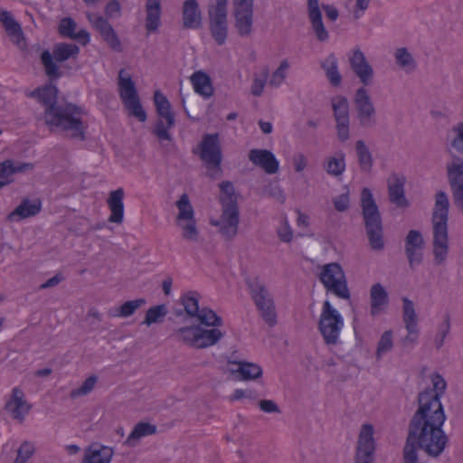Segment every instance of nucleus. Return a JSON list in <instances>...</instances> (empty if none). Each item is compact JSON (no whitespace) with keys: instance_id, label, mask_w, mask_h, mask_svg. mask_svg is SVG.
Listing matches in <instances>:
<instances>
[{"instance_id":"nucleus-1","label":"nucleus","mask_w":463,"mask_h":463,"mask_svg":"<svg viewBox=\"0 0 463 463\" xmlns=\"http://www.w3.org/2000/svg\"><path fill=\"white\" fill-rule=\"evenodd\" d=\"M431 382L433 389H426L418 395V409L410 420L402 449L403 463H419V449L438 458L448 445L449 438L442 430L446 414L440 402L447 383L439 373L431 376Z\"/></svg>"},{"instance_id":"nucleus-2","label":"nucleus","mask_w":463,"mask_h":463,"mask_svg":"<svg viewBox=\"0 0 463 463\" xmlns=\"http://www.w3.org/2000/svg\"><path fill=\"white\" fill-rule=\"evenodd\" d=\"M58 93L55 85L46 84L33 90L30 96L44 107V118L48 126L71 131L72 137L84 140L86 128L81 120L82 109L72 103L58 105Z\"/></svg>"},{"instance_id":"nucleus-3","label":"nucleus","mask_w":463,"mask_h":463,"mask_svg":"<svg viewBox=\"0 0 463 463\" xmlns=\"http://www.w3.org/2000/svg\"><path fill=\"white\" fill-rule=\"evenodd\" d=\"M195 318L199 325L182 326L174 332L179 341L195 349H204L214 345L224 336L221 330L215 328L222 326V318L213 309L202 307Z\"/></svg>"},{"instance_id":"nucleus-4","label":"nucleus","mask_w":463,"mask_h":463,"mask_svg":"<svg viewBox=\"0 0 463 463\" xmlns=\"http://www.w3.org/2000/svg\"><path fill=\"white\" fill-rule=\"evenodd\" d=\"M449 204H435L432 211V245L434 260L437 264L444 262L449 251Z\"/></svg>"},{"instance_id":"nucleus-5","label":"nucleus","mask_w":463,"mask_h":463,"mask_svg":"<svg viewBox=\"0 0 463 463\" xmlns=\"http://www.w3.org/2000/svg\"><path fill=\"white\" fill-rule=\"evenodd\" d=\"M250 298L262 319L269 326L277 324V313L273 297L260 277H249L245 279Z\"/></svg>"},{"instance_id":"nucleus-6","label":"nucleus","mask_w":463,"mask_h":463,"mask_svg":"<svg viewBox=\"0 0 463 463\" xmlns=\"http://www.w3.org/2000/svg\"><path fill=\"white\" fill-rule=\"evenodd\" d=\"M344 326L341 314L328 300L324 301L318 321V330L327 345H336L339 343L340 333Z\"/></svg>"},{"instance_id":"nucleus-7","label":"nucleus","mask_w":463,"mask_h":463,"mask_svg":"<svg viewBox=\"0 0 463 463\" xmlns=\"http://www.w3.org/2000/svg\"><path fill=\"white\" fill-rule=\"evenodd\" d=\"M319 279L327 291L343 299H349L351 295L347 287L345 272L336 262L323 266Z\"/></svg>"},{"instance_id":"nucleus-8","label":"nucleus","mask_w":463,"mask_h":463,"mask_svg":"<svg viewBox=\"0 0 463 463\" xmlns=\"http://www.w3.org/2000/svg\"><path fill=\"white\" fill-rule=\"evenodd\" d=\"M118 92L128 114L140 122H145L147 118L146 113L140 103L135 84L129 76H123V70L118 75Z\"/></svg>"},{"instance_id":"nucleus-9","label":"nucleus","mask_w":463,"mask_h":463,"mask_svg":"<svg viewBox=\"0 0 463 463\" xmlns=\"http://www.w3.org/2000/svg\"><path fill=\"white\" fill-rule=\"evenodd\" d=\"M209 223L217 227L218 232L225 240H232L238 233L240 223L238 204H223L220 218H211Z\"/></svg>"},{"instance_id":"nucleus-10","label":"nucleus","mask_w":463,"mask_h":463,"mask_svg":"<svg viewBox=\"0 0 463 463\" xmlns=\"http://www.w3.org/2000/svg\"><path fill=\"white\" fill-rule=\"evenodd\" d=\"M363 216L371 247L373 250H382L383 224L377 204H363Z\"/></svg>"},{"instance_id":"nucleus-11","label":"nucleus","mask_w":463,"mask_h":463,"mask_svg":"<svg viewBox=\"0 0 463 463\" xmlns=\"http://www.w3.org/2000/svg\"><path fill=\"white\" fill-rule=\"evenodd\" d=\"M154 102L158 116L165 118L166 124L159 120L155 127V134L158 138L163 140H169V129L175 124V116L171 110V105L167 98L161 93L160 90H156L154 93Z\"/></svg>"},{"instance_id":"nucleus-12","label":"nucleus","mask_w":463,"mask_h":463,"mask_svg":"<svg viewBox=\"0 0 463 463\" xmlns=\"http://www.w3.org/2000/svg\"><path fill=\"white\" fill-rule=\"evenodd\" d=\"M211 33L215 42L222 45L227 38V0H216V5L209 9Z\"/></svg>"},{"instance_id":"nucleus-13","label":"nucleus","mask_w":463,"mask_h":463,"mask_svg":"<svg viewBox=\"0 0 463 463\" xmlns=\"http://www.w3.org/2000/svg\"><path fill=\"white\" fill-rule=\"evenodd\" d=\"M373 426L366 423L362 425L355 449V463H373L375 451Z\"/></svg>"},{"instance_id":"nucleus-14","label":"nucleus","mask_w":463,"mask_h":463,"mask_svg":"<svg viewBox=\"0 0 463 463\" xmlns=\"http://www.w3.org/2000/svg\"><path fill=\"white\" fill-rule=\"evenodd\" d=\"M178 213L175 218L177 227L182 232V238L195 242L199 238V231L194 218L192 204H176Z\"/></svg>"},{"instance_id":"nucleus-15","label":"nucleus","mask_w":463,"mask_h":463,"mask_svg":"<svg viewBox=\"0 0 463 463\" xmlns=\"http://www.w3.org/2000/svg\"><path fill=\"white\" fill-rule=\"evenodd\" d=\"M200 157L208 167L219 168L222 152L218 134H207L200 144Z\"/></svg>"},{"instance_id":"nucleus-16","label":"nucleus","mask_w":463,"mask_h":463,"mask_svg":"<svg viewBox=\"0 0 463 463\" xmlns=\"http://www.w3.org/2000/svg\"><path fill=\"white\" fill-rule=\"evenodd\" d=\"M424 239L420 231L411 230L405 237L404 250L411 269L420 265L423 260Z\"/></svg>"},{"instance_id":"nucleus-17","label":"nucleus","mask_w":463,"mask_h":463,"mask_svg":"<svg viewBox=\"0 0 463 463\" xmlns=\"http://www.w3.org/2000/svg\"><path fill=\"white\" fill-rule=\"evenodd\" d=\"M235 26L241 35H248L252 25L253 0H233Z\"/></svg>"},{"instance_id":"nucleus-18","label":"nucleus","mask_w":463,"mask_h":463,"mask_svg":"<svg viewBox=\"0 0 463 463\" xmlns=\"http://www.w3.org/2000/svg\"><path fill=\"white\" fill-rule=\"evenodd\" d=\"M332 107L336 121L337 134L345 141L349 137L348 102L345 97H335L332 99Z\"/></svg>"},{"instance_id":"nucleus-19","label":"nucleus","mask_w":463,"mask_h":463,"mask_svg":"<svg viewBox=\"0 0 463 463\" xmlns=\"http://www.w3.org/2000/svg\"><path fill=\"white\" fill-rule=\"evenodd\" d=\"M5 410L18 422H23L31 410V405L24 399V393L19 387L12 390V395L5 405Z\"/></svg>"},{"instance_id":"nucleus-20","label":"nucleus","mask_w":463,"mask_h":463,"mask_svg":"<svg viewBox=\"0 0 463 463\" xmlns=\"http://www.w3.org/2000/svg\"><path fill=\"white\" fill-rule=\"evenodd\" d=\"M89 21L92 24L94 28L99 32L104 41L112 50L117 52H120L122 50L120 40L112 26L104 17L90 14L89 15Z\"/></svg>"},{"instance_id":"nucleus-21","label":"nucleus","mask_w":463,"mask_h":463,"mask_svg":"<svg viewBox=\"0 0 463 463\" xmlns=\"http://www.w3.org/2000/svg\"><path fill=\"white\" fill-rule=\"evenodd\" d=\"M250 161L260 167L269 175L276 174L279 168V162L272 152L267 149H251L249 152Z\"/></svg>"},{"instance_id":"nucleus-22","label":"nucleus","mask_w":463,"mask_h":463,"mask_svg":"<svg viewBox=\"0 0 463 463\" xmlns=\"http://www.w3.org/2000/svg\"><path fill=\"white\" fill-rule=\"evenodd\" d=\"M448 176L454 203H463V162L459 159L448 166Z\"/></svg>"},{"instance_id":"nucleus-23","label":"nucleus","mask_w":463,"mask_h":463,"mask_svg":"<svg viewBox=\"0 0 463 463\" xmlns=\"http://www.w3.org/2000/svg\"><path fill=\"white\" fill-rule=\"evenodd\" d=\"M32 168L33 165L30 163L15 162L13 159H6L0 162V184L4 187L13 181V175L14 174L22 173Z\"/></svg>"},{"instance_id":"nucleus-24","label":"nucleus","mask_w":463,"mask_h":463,"mask_svg":"<svg viewBox=\"0 0 463 463\" xmlns=\"http://www.w3.org/2000/svg\"><path fill=\"white\" fill-rule=\"evenodd\" d=\"M113 454L110 447L92 444L86 450L81 463H110Z\"/></svg>"},{"instance_id":"nucleus-25","label":"nucleus","mask_w":463,"mask_h":463,"mask_svg":"<svg viewBox=\"0 0 463 463\" xmlns=\"http://www.w3.org/2000/svg\"><path fill=\"white\" fill-rule=\"evenodd\" d=\"M350 63L353 71L360 78L361 81L364 84H367L373 76V70L366 61L363 52L359 50L354 51L350 58Z\"/></svg>"},{"instance_id":"nucleus-26","label":"nucleus","mask_w":463,"mask_h":463,"mask_svg":"<svg viewBox=\"0 0 463 463\" xmlns=\"http://www.w3.org/2000/svg\"><path fill=\"white\" fill-rule=\"evenodd\" d=\"M389 304L388 293L380 283L373 284L370 289L371 314L379 315Z\"/></svg>"},{"instance_id":"nucleus-27","label":"nucleus","mask_w":463,"mask_h":463,"mask_svg":"<svg viewBox=\"0 0 463 463\" xmlns=\"http://www.w3.org/2000/svg\"><path fill=\"white\" fill-rule=\"evenodd\" d=\"M307 5L309 19L311 21L316 35L318 40L325 41L327 38L328 33L322 21V14L319 9L318 0H308Z\"/></svg>"},{"instance_id":"nucleus-28","label":"nucleus","mask_w":463,"mask_h":463,"mask_svg":"<svg viewBox=\"0 0 463 463\" xmlns=\"http://www.w3.org/2000/svg\"><path fill=\"white\" fill-rule=\"evenodd\" d=\"M183 19L185 28L196 29L201 26V13L196 0L184 1L183 5Z\"/></svg>"},{"instance_id":"nucleus-29","label":"nucleus","mask_w":463,"mask_h":463,"mask_svg":"<svg viewBox=\"0 0 463 463\" xmlns=\"http://www.w3.org/2000/svg\"><path fill=\"white\" fill-rule=\"evenodd\" d=\"M355 107L358 111L360 121L365 125L374 109L365 89L361 88L355 94Z\"/></svg>"},{"instance_id":"nucleus-30","label":"nucleus","mask_w":463,"mask_h":463,"mask_svg":"<svg viewBox=\"0 0 463 463\" xmlns=\"http://www.w3.org/2000/svg\"><path fill=\"white\" fill-rule=\"evenodd\" d=\"M190 80L195 93L204 98H210L213 94L212 80L207 73L202 71H194Z\"/></svg>"},{"instance_id":"nucleus-31","label":"nucleus","mask_w":463,"mask_h":463,"mask_svg":"<svg viewBox=\"0 0 463 463\" xmlns=\"http://www.w3.org/2000/svg\"><path fill=\"white\" fill-rule=\"evenodd\" d=\"M405 177L393 174L388 179L390 203H408L404 195Z\"/></svg>"},{"instance_id":"nucleus-32","label":"nucleus","mask_w":463,"mask_h":463,"mask_svg":"<svg viewBox=\"0 0 463 463\" xmlns=\"http://www.w3.org/2000/svg\"><path fill=\"white\" fill-rule=\"evenodd\" d=\"M156 432V426L148 422H138L135 425L132 431L125 440V444L128 447L137 445L140 439L153 435Z\"/></svg>"},{"instance_id":"nucleus-33","label":"nucleus","mask_w":463,"mask_h":463,"mask_svg":"<svg viewBox=\"0 0 463 463\" xmlns=\"http://www.w3.org/2000/svg\"><path fill=\"white\" fill-rule=\"evenodd\" d=\"M41 206L42 204H18V206L6 216V219L13 222H20L23 219L38 214L41 212Z\"/></svg>"},{"instance_id":"nucleus-34","label":"nucleus","mask_w":463,"mask_h":463,"mask_svg":"<svg viewBox=\"0 0 463 463\" xmlns=\"http://www.w3.org/2000/svg\"><path fill=\"white\" fill-rule=\"evenodd\" d=\"M145 298H137L134 300H128L123 303L119 307L115 310H109V315L110 317H128L132 316L139 307L146 304Z\"/></svg>"},{"instance_id":"nucleus-35","label":"nucleus","mask_w":463,"mask_h":463,"mask_svg":"<svg viewBox=\"0 0 463 463\" xmlns=\"http://www.w3.org/2000/svg\"><path fill=\"white\" fill-rule=\"evenodd\" d=\"M403 302V322L409 333H417V315L414 305L408 298H402Z\"/></svg>"},{"instance_id":"nucleus-36","label":"nucleus","mask_w":463,"mask_h":463,"mask_svg":"<svg viewBox=\"0 0 463 463\" xmlns=\"http://www.w3.org/2000/svg\"><path fill=\"white\" fill-rule=\"evenodd\" d=\"M80 53V48L76 44L61 43L55 45L53 57L57 61H65L70 58H75Z\"/></svg>"},{"instance_id":"nucleus-37","label":"nucleus","mask_w":463,"mask_h":463,"mask_svg":"<svg viewBox=\"0 0 463 463\" xmlns=\"http://www.w3.org/2000/svg\"><path fill=\"white\" fill-rule=\"evenodd\" d=\"M235 371L240 374V379L244 381L255 380L262 375V369L256 364L240 362Z\"/></svg>"},{"instance_id":"nucleus-38","label":"nucleus","mask_w":463,"mask_h":463,"mask_svg":"<svg viewBox=\"0 0 463 463\" xmlns=\"http://www.w3.org/2000/svg\"><path fill=\"white\" fill-rule=\"evenodd\" d=\"M198 294L194 291H190L181 298V303L184 306V311L189 317L195 318L198 316L201 308L199 307Z\"/></svg>"},{"instance_id":"nucleus-39","label":"nucleus","mask_w":463,"mask_h":463,"mask_svg":"<svg viewBox=\"0 0 463 463\" xmlns=\"http://www.w3.org/2000/svg\"><path fill=\"white\" fill-rule=\"evenodd\" d=\"M322 67L326 71V77L334 86H338L341 82V76L337 69L336 58L329 55L323 62Z\"/></svg>"},{"instance_id":"nucleus-40","label":"nucleus","mask_w":463,"mask_h":463,"mask_svg":"<svg viewBox=\"0 0 463 463\" xmlns=\"http://www.w3.org/2000/svg\"><path fill=\"white\" fill-rule=\"evenodd\" d=\"M166 315L167 308L165 305L154 306L147 309L142 324L149 326L152 324L161 323Z\"/></svg>"},{"instance_id":"nucleus-41","label":"nucleus","mask_w":463,"mask_h":463,"mask_svg":"<svg viewBox=\"0 0 463 463\" xmlns=\"http://www.w3.org/2000/svg\"><path fill=\"white\" fill-rule=\"evenodd\" d=\"M0 22L3 24L6 33L10 36H22L20 24L13 18L7 11H0Z\"/></svg>"},{"instance_id":"nucleus-42","label":"nucleus","mask_w":463,"mask_h":463,"mask_svg":"<svg viewBox=\"0 0 463 463\" xmlns=\"http://www.w3.org/2000/svg\"><path fill=\"white\" fill-rule=\"evenodd\" d=\"M450 331V317L449 314H445L443 321L438 326L437 334L434 337V345L437 349L443 346L446 336Z\"/></svg>"},{"instance_id":"nucleus-43","label":"nucleus","mask_w":463,"mask_h":463,"mask_svg":"<svg viewBox=\"0 0 463 463\" xmlns=\"http://www.w3.org/2000/svg\"><path fill=\"white\" fill-rule=\"evenodd\" d=\"M392 332L391 330L385 331L382 335L377 345L376 358L379 360L386 353L392 349Z\"/></svg>"},{"instance_id":"nucleus-44","label":"nucleus","mask_w":463,"mask_h":463,"mask_svg":"<svg viewBox=\"0 0 463 463\" xmlns=\"http://www.w3.org/2000/svg\"><path fill=\"white\" fill-rule=\"evenodd\" d=\"M355 146L361 167L364 170H369L372 167L373 161L368 148L362 140H358Z\"/></svg>"},{"instance_id":"nucleus-45","label":"nucleus","mask_w":463,"mask_h":463,"mask_svg":"<svg viewBox=\"0 0 463 463\" xmlns=\"http://www.w3.org/2000/svg\"><path fill=\"white\" fill-rule=\"evenodd\" d=\"M41 60L44 66L46 74L51 78H59L60 72L57 64L53 61V57L49 51H44L41 54Z\"/></svg>"},{"instance_id":"nucleus-46","label":"nucleus","mask_w":463,"mask_h":463,"mask_svg":"<svg viewBox=\"0 0 463 463\" xmlns=\"http://www.w3.org/2000/svg\"><path fill=\"white\" fill-rule=\"evenodd\" d=\"M97 381L98 378L96 375L88 377L79 388L71 390V397L77 398L90 393L94 389Z\"/></svg>"},{"instance_id":"nucleus-47","label":"nucleus","mask_w":463,"mask_h":463,"mask_svg":"<svg viewBox=\"0 0 463 463\" xmlns=\"http://www.w3.org/2000/svg\"><path fill=\"white\" fill-rule=\"evenodd\" d=\"M76 30V23L71 17H63L61 19L58 26V32L62 37L71 38Z\"/></svg>"},{"instance_id":"nucleus-48","label":"nucleus","mask_w":463,"mask_h":463,"mask_svg":"<svg viewBox=\"0 0 463 463\" xmlns=\"http://www.w3.org/2000/svg\"><path fill=\"white\" fill-rule=\"evenodd\" d=\"M161 10H146V28L148 33L157 30L160 25Z\"/></svg>"},{"instance_id":"nucleus-49","label":"nucleus","mask_w":463,"mask_h":463,"mask_svg":"<svg viewBox=\"0 0 463 463\" xmlns=\"http://www.w3.org/2000/svg\"><path fill=\"white\" fill-rule=\"evenodd\" d=\"M220 192L222 194V202L228 201V203H236L235 190L232 182L223 181L220 184Z\"/></svg>"},{"instance_id":"nucleus-50","label":"nucleus","mask_w":463,"mask_h":463,"mask_svg":"<svg viewBox=\"0 0 463 463\" xmlns=\"http://www.w3.org/2000/svg\"><path fill=\"white\" fill-rule=\"evenodd\" d=\"M288 68V61H281L279 68L276 70V71L273 72V74L269 80V84L272 86H275V87L280 86L286 78V71H287Z\"/></svg>"},{"instance_id":"nucleus-51","label":"nucleus","mask_w":463,"mask_h":463,"mask_svg":"<svg viewBox=\"0 0 463 463\" xmlns=\"http://www.w3.org/2000/svg\"><path fill=\"white\" fill-rule=\"evenodd\" d=\"M345 163L344 156H340L339 158L332 157L327 162L326 171L330 175H339L345 171Z\"/></svg>"},{"instance_id":"nucleus-52","label":"nucleus","mask_w":463,"mask_h":463,"mask_svg":"<svg viewBox=\"0 0 463 463\" xmlns=\"http://www.w3.org/2000/svg\"><path fill=\"white\" fill-rule=\"evenodd\" d=\"M34 452L32 443L24 441L17 450L16 463H25Z\"/></svg>"},{"instance_id":"nucleus-53","label":"nucleus","mask_w":463,"mask_h":463,"mask_svg":"<svg viewBox=\"0 0 463 463\" xmlns=\"http://www.w3.org/2000/svg\"><path fill=\"white\" fill-rule=\"evenodd\" d=\"M278 236L284 242L291 241L293 238V232L286 217L282 218L280 226L277 230Z\"/></svg>"},{"instance_id":"nucleus-54","label":"nucleus","mask_w":463,"mask_h":463,"mask_svg":"<svg viewBox=\"0 0 463 463\" xmlns=\"http://www.w3.org/2000/svg\"><path fill=\"white\" fill-rule=\"evenodd\" d=\"M111 214L109 217L110 222L121 223L124 215V204H109Z\"/></svg>"},{"instance_id":"nucleus-55","label":"nucleus","mask_w":463,"mask_h":463,"mask_svg":"<svg viewBox=\"0 0 463 463\" xmlns=\"http://www.w3.org/2000/svg\"><path fill=\"white\" fill-rule=\"evenodd\" d=\"M397 63L402 67L411 65L413 62L411 55L405 48H400L395 52Z\"/></svg>"},{"instance_id":"nucleus-56","label":"nucleus","mask_w":463,"mask_h":463,"mask_svg":"<svg viewBox=\"0 0 463 463\" xmlns=\"http://www.w3.org/2000/svg\"><path fill=\"white\" fill-rule=\"evenodd\" d=\"M454 130L457 132V137L452 142V147L463 154V123L458 124Z\"/></svg>"},{"instance_id":"nucleus-57","label":"nucleus","mask_w":463,"mask_h":463,"mask_svg":"<svg viewBox=\"0 0 463 463\" xmlns=\"http://www.w3.org/2000/svg\"><path fill=\"white\" fill-rule=\"evenodd\" d=\"M259 406L261 411L267 413L280 412V410L278 407V405L271 400H261L259 402Z\"/></svg>"},{"instance_id":"nucleus-58","label":"nucleus","mask_w":463,"mask_h":463,"mask_svg":"<svg viewBox=\"0 0 463 463\" xmlns=\"http://www.w3.org/2000/svg\"><path fill=\"white\" fill-rule=\"evenodd\" d=\"M105 14L109 17H116L120 14V5L118 1L112 0L109 2L105 7Z\"/></svg>"},{"instance_id":"nucleus-59","label":"nucleus","mask_w":463,"mask_h":463,"mask_svg":"<svg viewBox=\"0 0 463 463\" xmlns=\"http://www.w3.org/2000/svg\"><path fill=\"white\" fill-rule=\"evenodd\" d=\"M63 280H64V277L61 274L58 273L55 276L52 277L51 279H47L42 285H40L39 288L46 289L49 288H53V287L57 286L58 284H60Z\"/></svg>"},{"instance_id":"nucleus-60","label":"nucleus","mask_w":463,"mask_h":463,"mask_svg":"<svg viewBox=\"0 0 463 463\" xmlns=\"http://www.w3.org/2000/svg\"><path fill=\"white\" fill-rule=\"evenodd\" d=\"M73 35L70 39L78 40L83 46L87 45L90 41V35L85 29H80L78 32L74 31Z\"/></svg>"},{"instance_id":"nucleus-61","label":"nucleus","mask_w":463,"mask_h":463,"mask_svg":"<svg viewBox=\"0 0 463 463\" xmlns=\"http://www.w3.org/2000/svg\"><path fill=\"white\" fill-rule=\"evenodd\" d=\"M124 199V191L122 188H118L110 192L109 198L106 203H122Z\"/></svg>"},{"instance_id":"nucleus-62","label":"nucleus","mask_w":463,"mask_h":463,"mask_svg":"<svg viewBox=\"0 0 463 463\" xmlns=\"http://www.w3.org/2000/svg\"><path fill=\"white\" fill-rule=\"evenodd\" d=\"M265 81L264 80L256 78L253 81L252 87H251V93L254 96H260L264 89Z\"/></svg>"},{"instance_id":"nucleus-63","label":"nucleus","mask_w":463,"mask_h":463,"mask_svg":"<svg viewBox=\"0 0 463 463\" xmlns=\"http://www.w3.org/2000/svg\"><path fill=\"white\" fill-rule=\"evenodd\" d=\"M418 340V332L417 333H409L406 336H404L402 340V343L404 346L412 347Z\"/></svg>"},{"instance_id":"nucleus-64","label":"nucleus","mask_w":463,"mask_h":463,"mask_svg":"<svg viewBox=\"0 0 463 463\" xmlns=\"http://www.w3.org/2000/svg\"><path fill=\"white\" fill-rule=\"evenodd\" d=\"M307 166V159L304 156L300 155L294 158V167L297 172H301Z\"/></svg>"}]
</instances>
